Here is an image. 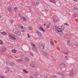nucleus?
Returning a JSON list of instances; mask_svg holds the SVG:
<instances>
[{"instance_id": "nucleus-1", "label": "nucleus", "mask_w": 78, "mask_h": 78, "mask_svg": "<svg viewBox=\"0 0 78 78\" xmlns=\"http://www.w3.org/2000/svg\"><path fill=\"white\" fill-rule=\"evenodd\" d=\"M53 28L57 34L59 35H62L63 34L62 31H64L65 27L63 26H59L58 27L54 26L53 27Z\"/></svg>"}, {"instance_id": "nucleus-2", "label": "nucleus", "mask_w": 78, "mask_h": 78, "mask_svg": "<svg viewBox=\"0 0 78 78\" xmlns=\"http://www.w3.org/2000/svg\"><path fill=\"white\" fill-rule=\"evenodd\" d=\"M12 32L13 33L16 34L17 36H20L21 34V32L16 29V28H14Z\"/></svg>"}, {"instance_id": "nucleus-3", "label": "nucleus", "mask_w": 78, "mask_h": 78, "mask_svg": "<svg viewBox=\"0 0 78 78\" xmlns=\"http://www.w3.org/2000/svg\"><path fill=\"white\" fill-rule=\"evenodd\" d=\"M76 74V70L75 69H73L69 73V76H70L72 75H74Z\"/></svg>"}, {"instance_id": "nucleus-4", "label": "nucleus", "mask_w": 78, "mask_h": 78, "mask_svg": "<svg viewBox=\"0 0 78 78\" xmlns=\"http://www.w3.org/2000/svg\"><path fill=\"white\" fill-rule=\"evenodd\" d=\"M31 45L32 46H33V48H32L33 51H37V47H36V45L33 43H32Z\"/></svg>"}, {"instance_id": "nucleus-5", "label": "nucleus", "mask_w": 78, "mask_h": 78, "mask_svg": "<svg viewBox=\"0 0 78 78\" xmlns=\"http://www.w3.org/2000/svg\"><path fill=\"white\" fill-rule=\"evenodd\" d=\"M36 33H37L38 37H42V34H41V33L40 32H39V30H36Z\"/></svg>"}, {"instance_id": "nucleus-6", "label": "nucleus", "mask_w": 78, "mask_h": 78, "mask_svg": "<svg viewBox=\"0 0 78 78\" xmlns=\"http://www.w3.org/2000/svg\"><path fill=\"white\" fill-rule=\"evenodd\" d=\"M6 64H7L8 65L9 64L10 67H12L14 66V63L12 62H9V61H7L6 62Z\"/></svg>"}, {"instance_id": "nucleus-7", "label": "nucleus", "mask_w": 78, "mask_h": 78, "mask_svg": "<svg viewBox=\"0 0 78 78\" xmlns=\"http://www.w3.org/2000/svg\"><path fill=\"white\" fill-rule=\"evenodd\" d=\"M43 55H44V57L47 58L48 56H49V54L48 53V52L45 51H43Z\"/></svg>"}, {"instance_id": "nucleus-8", "label": "nucleus", "mask_w": 78, "mask_h": 78, "mask_svg": "<svg viewBox=\"0 0 78 78\" xmlns=\"http://www.w3.org/2000/svg\"><path fill=\"white\" fill-rule=\"evenodd\" d=\"M60 68L61 69H64L66 68V66L64 63H62L60 65Z\"/></svg>"}, {"instance_id": "nucleus-9", "label": "nucleus", "mask_w": 78, "mask_h": 78, "mask_svg": "<svg viewBox=\"0 0 78 78\" xmlns=\"http://www.w3.org/2000/svg\"><path fill=\"white\" fill-rule=\"evenodd\" d=\"M21 26H22V25H19V27H20V28H21L22 29V30H21L22 32H23V33H25V28L23 29V27Z\"/></svg>"}, {"instance_id": "nucleus-10", "label": "nucleus", "mask_w": 78, "mask_h": 78, "mask_svg": "<svg viewBox=\"0 0 78 78\" xmlns=\"http://www.w3.org/2000/svg\"><path fill=\"white\" fill-rule=\"evenodd\" d=\"M39 73L38 71H36L34 72L33 73L34 75V76H38V75H39Z\"/></svg>"}, {"instance_id": "nucleus-11", "label": "nucleus", "mask_w": 78, "mask_h": 78, "mask_svg": "<svg viewBox=\"0 0 78 78\" xmlns=\"http://www.w3.org/2000/svg\"><path fill=\"white\" fill-rule=\"evenodd\" d=\"M1 51L2 52H5V51H6V48L5 47H3L2 49H1Z\"/></svg>"}, {"instance_id": "nucleus-12", "label": "nucleus", "mask_w": 78, "mask_h": 78, "mask_svg": "<svg viewBox=\"0 0 78 78\" xmlns=\"http://www.w3.org/2000/svg\"><path fill=\"white\" fill-rule=\"evenodd\" d=\"M15 37L12 36L11 35H10V38H11V39L13 41H16V38Z\"/></svg>"}, {"instance_id": "nucleus-13", "label": "nucleus", "mask_w": 78, "mask_h": 78, "mask_svg": "<svg viewBox=\"0 0 78 78\" xmlns=\"http://www.w3.org/2000/svg\"><path fill=\"white\" fill-rule=\"evenodd\" d=\"M65 37L66 39H70V36L69 35H66L65 36Z\"/></svg>"}, {"instance_id": "nucleus-14", "label": "nucleus", "mask_w": 78, "mask_h": 78, "mask_svg": "<svg viewBox=\"0 0 78 78\" xmlns=\"http://www.w3.org/2000/svg\"><path fill=\"white\" fill-rule=\"evenodd\" d=\"M30 66L32 67V68H35V65H34V63H31L30 65Z\"/></svg>"}, {"instance_id": "nucleus-15", "label": "nucleus", "mask_w": 78, "mask_h": 78, "mask_svg": "<svg viewBox=\"0 0 78 78\" xmlns=\"http://www.w3.org/2000/svg\"><path fill=\"white\" fill-rule=\"evenodd\" d=\"M41 76L42 78H49V77H48L47 76H45L44 75H41Z\"/></svg>"}, {"instance_id": "nucleus-16", "label": "nucleus", "mask_w": 78, "mask_h": 78, "mask_svg": "<svg viewBox=\"0 0 78 78\" xmlns=\"http://www.w3.org/2000/svg\"><path fill=\"white\" fill-rule=\"evenodd\" d=\"M57 74L61 76H64V74L61 73H57Z\"/></svg>"}, {"instance_id": "nucleus-17", "label": "nucleus", "mask_w": 78, "mask_h": 78, "mask_svg": "<svg viewBox=\"0 0 78 78\" xmlns=\"http://www.w3.org/2000/svg\"><path fill=\"white\" fill-rule=\"evenodd\" d=\"M21 19V20H22L26 21L27 20V18L24 16H23V17H22Z\"/></svg>"}, {"instance_id": "nucleus-18", "label": "nucleus", "mask_w": 78, "mask_h": 78, "mask_svg": "<svg viewBox=\"0 0 78 78\" xmlns=\"http://www.w3.org/2000/svg\"><path fill=\"white\" fill-rule=\"evenodd\" d=\"M24 59L25 61H26L27 62H28L29 61H30V59L26 57L24 58Z\"/></svg>"}, {"instance_id": "nucleus-19", "label": "nucleus", "mask_w": 78, "mask_h": 78, "mask_svg": "<svg viewBox=\"0 0 78 78\" xmlns=\"http://www.w3.org/2000/svg\"><path fill=\"white\" fill-rule=\"evenodd\" d=\"M39 3L38 2H34L33 3V4L35 6H36V5H39Z\"/></svg>"}, {"instance_id": "nucleus-20", "label": "nucleus", "mask_w": 78, "mask_h": 78, "mask_svg": "<svg viewBox=\"0 0 78 78\" xmlns=\"http://www.w3.org/2000/svg\"><path fill=\"white\" fill-rule=\"evenodd\" d=\"M53 19L54 22L55 23H56V22H57V20L56 19V18L55 17H53Z\"/></svg>"}, {"instance_id": "nucleus-21", "label": "nucleus", "mask_w": 78, "mask_h": 78, "mask_svg": "<svg viewBox=\"0 0 78 78\" xmlns=\"http://www.w3.org/2000/svg\"><path fill=\"white\" fill-rule=\"evenodd\" d=\"M70 53V51H66V53L65 52H63V53H64V54H65V55H67L69 54Z\"/></svg>"}, {"instance_id": "nucleus-22", "label": "nucleus", "mask_w": 78, "mask_h": 78, "mask_svg": "<svg viewBox=\"0 0 78 78\" xmlns=\"http://www.w3.org/2000/svg\"><path fill=\"white\" fill-rule=\"evenodd\" d=\"M8 35L9 37H10V36H13V37H15V35L13 34L12 33H9L8 34Z\"/></svg>"}, {"instance_id": "nucleus-23", "label": "nucleus", "mask_w": 78, "mask_h": 78, "mask_svg": "<svg viewBox=\"0 0 78 78\" xmlns=\"http://www.w3.org/2000/svg\"><path fill=\"white\" fill-rule=\"evenodd\" d=\"M9 22L11 23H13L14 22V20L13 19H11L9 20Z\"/></svg>"}, {"instance_id": "nucleus-24", "label": "nucleus", "mask_w": 78, "mask_h": 78, "mask_svg": "<svg viewBox=\"0 0 78 78\" xmlns=\"http://www.w3.org/2000/svg\"><path fill=\"white\" fill-rule=\"evenodd\" d=\"M39 29L41 30V31H43L44 32H45V30L41 27H40Z\"/></svg>"}, {"instance_id": "nucleus-25", "label": "nucleus", "mask_w": 78, "mask_h": 78, "mask_svg": "<svg viewBox=\"0 0 78 78\" xmlns=\"http://www.w3.org/2000/svg\"><path fill=\"white\" fill-rule=\"evenodd\" d=\"M16 61L18 62H19L20 63H21L22 62V60L21 59H17L16 60Z\"/></svg>"}, {"instance_id": "nucleus-26", "label": "nucleus", "mask_w": 78, "mask_h": 78, "mask_svg": "<svg viewBox=\"0 0 78 78\" xmlns=\"http://www.w3.org/2000/svg\"><path fill=\"white\" fill-rule=\"evenodd\" d=\"M1 34H2V35H6L7 33L5 31H3L1 33Z\"/></svg>"}, {"instance_id": "nucleus-27", "label": "nucleus", "mask_w": 78, "mask_h": 78, "mask_svg": "<svg viewBox=\"0 0 78 78\" xmlns=\"http://www.w3.org/2000/svg\"><path fill=\"white\" fill-rule=\"evenodd\" d=\"M12 52L13 53H15L17 52V51L16 50L14 49H13L11 50Z\"/></svg>"}, {"instance_id": "nucleus-28", "label": "nucleus", "mask_w": 78, "mask_h": 78, "mask_svg": "<svg viewBox=\"0 0 78 78\" xmlns=\"http://www.w3.org/2000/svg\"><path fill=\"white\" fill-rule=\"evenodd\" d=\"M23 70L24 73H28V71L26 70L25 69H23Z\"/></svg>"}, {"instance_id": "nucleus-29", "label": "nucleus", "mask_w": 78, "mask_h": 78, "mask_svg": "<svg viewBox=\"0 0 78 78\" xmlns=\"http://www.w3.org/2000/svg\"><path fill=\"white\" fill-rule=\"evenodd\" d=\"M72 16L74 18H75V17H76L77 16V15H76L75 13H73L72 14Z\"/></svg>"}, {"instance_id": "nucleus-30", "label": "nucleus", "mask_w": 78, "mask_h": 78, "mask_svg": "<svg viewBox=\"0 0 78 78\" xmlns=\"http://www.w3.org/2000/svg\"><path fill=\"white\" fill-rule=\"evenodd\" d=\"M14 11L15 12H17L18 11L17 8L16 7L14 8Z\"/></svg>"}, {"instance_id": "nucleus-31", "label": "nucleus", "mask_w": 78, "mask_h": 78, "mask_svg": "<svg viewBox=\"0 0 78 78\" xmlns=\"http://www.w3.org/2000/svg\"><path fill=\"white\" fill-rule=\"evenodd\" d=\"M27 29L28 30H30V31H31V30H33V28H32V27H28Z\"/></svg>"}, {"instance_id": "nucleus-32", "label": "nucleus", "mask_w": 78, "mask_h": 78, "mask_svg": "<svg viewBox=\"0 0 78 78\" xmlns=\"http://www.w3.org/2000/svg\"><path fill=\"white\" fill-rule=\"evenodd\" d=\"M67 44L68 45L70 46V41L69 40H68L67 41Z\"/></svg>"}, {"instance_id": "nucleus-33", "label": "nucleus", "mask_w": 78, "mask_h": 78, "mask_svg": "<svg viewBox=\"0 0 78 78\" xmlns=\"http://www.w3.org/2000/svg\"><path fill=\"white\" fill-rule=\"evenodd\" d=\"M5 68L7 70H8V71H9V70H10V68H9V67L6 66Z\"/></svg>"}, {"instance_id": "nucleus-34", "label": "nucleus", "mask_w": 78, "mask_h": 78, "mask_svg": "<svg viewBox=\"0 0 78 78\" xmlns=\"http://www.w3.org/2000/svg\"><path fill=\"white\" fill-rule=\"evenodd\" d=\"M7 9L9 12H11L12 11V9L11 8H7Z\"/></svg>"}, {"instance_id": "nucleus-35", "label": "nucleus", "mask_w": 78, "mask_h": 78, "mask_svg": "<svg viewBox=\"0 0 78 78\" xmlns=\"http://www.w3.org/2000/svg\"><path fill=\"white\" fill-rule=\"evenodd\" d=\"M74 45L76 47H78V42H76V43Z\"/></svg>"}, {"instance_id": "nucleus-36", "label": "nucleus", "mask_w": 78, "mask_h": 78, "mask_svg": "<svg viewBox=\"0 0 78 78\" xmlns=\"http://www.w3.org/2000/svg\"><path fill=\"white\" fill-rule=\"evenodd\" d=\"M49 2H51V3H55V0H50Z\"/></svg>"}, {"instance_id": "nucleus-37", "label": "nucleus", "mask_w": 78, "mask_h": 78, "mask_svg": "<svg viewBox=\"0 0 78 78\" xmlns=\"http://www.w3.org/2000/svg\"><path fill=\"white\" fill-rule=\"evenodd\" d=\"M41 46H42L43 49H44V46L45 45V44H44V45L43 44H41Z\"/></svg>"}, {"instance_id": "nucleus-38", "label": "nucleus", "mask_w": 78, "mask_h": 78, "mask_svg": "<svg viewBox=\"0 0 78 78\" xmlns=\"http://www.w3.org/2000/svg\"><path fill=\"white\" fill-rule=\"evenodd\" d=\"M50 43H51V45H54V43H53V41H50Z\"/></svg>"}, {"instance_id": "nucleus-39", "label": "nucleus", "mask_w": 78, "mask_h": 78, "mask_svg": "<svg viewBox=\"0 0 78 78\" xmlns=\"http://www.w3.org/2000/svg\"><path fill=\"white\" fill-rule=\"evenodd\" d=\"M65 58L66 60H68L69 59V58H68V57L67 56H65Z\"/></svg>"}, {"instance_id": "nucleus-40", "label": "nucleus", "mask_w": 78, "mask_h": 78, "mask_svg": "<svg viewBox=\"0 0 78 78\" xmlns=\"http://www.w3.org/2000/svg\"><path fill=\"white\" fill-rule=\"evenodd\" d=\"M52 76V78H57L56 76L55 75H53Z\"/></svg>"}, {"instance_id": "nucleus-41", "label": "nucleus", "mask_w": 78, "mask_h": 78, "mask_svg": "<svg viewBox=\"0 0 78 78\" xmlns=\"http://www.w3.org/2000/svg\"><path fill=\"white\" fill-rule=\"evenodd\" d=\"M19 17H20L21 19L23 17V16H22V15H21V14H19Z\"/></svg>"}, {"instance_id": "nucleus-42", "label": "nucleus", "mask_w": 78, "mask_h": 78, "mask_svg": "<svg viewBox=\"0 0 78 78\" xmlns=\"http://www.w3.org/2000/svg\"><path fill=\"white\" fill-rule=\"evenodd\" d=\"M30 55V56H33L34 55H33V53H30L29 54Z\"/></svg>"}, {"instance_id": "nucleus-43", "label": "nucleus", "mask_w": 78, "mask_h": 78, "mask_svg": "<svg viewBox=\"0 0 78 78\" xmlns=\"http://www.w3.org/2000/svg\"><path fill=\"white\" fill-rule=\"evenodd\" d=\"M46 27L47 28H50V26H48V25H47L46 26Z\"/></svg>"}, {"instance_id": "nucleus-44", "label": "nucleus", "mask_w": 78, "mask_h": 78, "mask_svg": "<svg viewBox=\"0 0 78 78\" xmlns=\"http://www.w3.org/2000/svg\"><path fill=\"white\" fill-rule=\"evenodd\" d=\"M0 78H5L4 76L1 75L0 76Z\"/></svg>"}, {"instance_id": "nucleus-45", "label": "nucleus", "mask_w": 78, "mask_h": 78, "mask_svg": "<svg viewBox=\"0 0 78 78\" xmlns=\"http://www.w3.org/2000/svg\"><path fill=\"white\" fill-rule=\"evenodd\" d=\"M45 12H48V9H46L45 10Z\"/></svg>"}, {"instance_id": "nucleus-46", "label": "nucleus", "mask_w": 78, "mask_h": 78, "mask_svg": "<svg viewBox=\"0 0 78 78\" xmlns=\"http://www.w3.org/2000/svg\"><path fill=\"white\" fill-rule=\"evenodd\" d=\"M3 44V41L2 40H0V44Z\"/></svg>"}, {"instance_id": "nucleus-47", "label": "nucleus", "mask_w": 78, "mask_h": 78, "mask_svg": "<svg viewBox=\"0 0 78 78\" xmlns=\"http://www.w3.org/2000/svg\"><path fill=\"white\" fill-rule=\"evenodd\" d=\"M28 8L29 9H31V6H28Z\"/></svg>"}, {"instance_id": "nucleus-48", "label": "nucleus", "mask_w": 78, "mask_h": 78, "mask_svg": "<svg viewBox=\"0 0 78 78\" xmlns=\"http://www.w3.org/2000/svg\"><path fill=\"white\" fill-rule=\"evenodd\" d=\"M21 57H24V55L23 54H21Z\"/></svg>"}, {"instance_id": "nucleus-49", "label": "nucleus", "mask_w": 78, "mask_h": 78, "mask_svg": "<svg viewBox=\"0 0 78 78\" xmlns=\"http://www.w3.org/2000/svg\"><path fill=\"white\" fill-rule=\"evenodd\" d=\"M27 35H28V37H29V38L30 37V36H29V34H28Z\"/></svg>"}, {"instance_id": "nucleus-50", "label": "nucleus", "mask_w": 78, "mask_h": 78, "mask_svg": "<svg viewBox=\"0 0 78 78\" xmlns=\"http://www.w3.org/2000/svg\"><path fill=\"white\" fill-rule=\"evenodd\" d=\"M74 2H78V0H73Z\"/></svg>"}, {"instance_id": "nucleus-51", "label": "nucleus", "mask_w": 78, "mask_h": 78, "mask_svg": "<svg viewBox=\"0 0 78 78\" xmlns=\"http://www.w3.org/2000/svg\"><path fill=\"white\" fill-rule=\"evenodd\" d=\"M74 9H75V10H77V8H74Z\"/></svg>"}, {"instance_id": "nucleus-52", "label": "nucleus", "mask_w": 78, "mask_h": 78, "mask_svg": "<svg viewBox=\"0 0 78 78\" xmlns=\"http://www.w3.org/2000/svg\"><path fill=\"white\" fill-rule=\"evenodd\" d=\"M64 25H69V24H67L66 23H65L64 24Z\"/></svg>"}, {"instance_id": "nucleus-53", "label": "nucleus", "mask_w": 78, "mask_h": 78, "mask_svg": "<svg viewBox=\"0 0 78 78\" xmlns=\"http://www.w3.org/2000/svg\"><path fill=\"white\" fill-rule=\"evenodd\" d=\"M5 73L7 74L8 73H7V71H5Z\"/></svg>"}, {"instance_id": "nucleus-54", "label": "nucleus", "mask_w": 78, "mask_h": 78, "mask_svg": "<svg viewBox=\"0 0 78 78\" xmlns=\"http://www.w3.org/2000/svg\"><path fill=\"white\" fill-rule=\"evenodd\" d=\"M2 18V16H1V15H0V18Z\"/></svg>"}, {"instance_id": "nucleus-55", "label": "nucleus", "mask_w": 78, "mask_h": 78, "mask_svg": "<svg viewBox=\"0 0 78 78\" xmlns=\"http://www.w3.org/2000/svg\"><path fill=\"white\" fill-rule=\"evenodd\" d=\"M30 78H34V77H32V76H30Z\"/></svg>"}, {"instance_id": "nucleus-56", "label": "nucleus", "mask_w": 78, "mask_h": 78, "mask_svg": "<svg viewBox=\"0 0 78 78\" xmlns=\"http://www.w3.org/2000/svg\"><path fill=\"white\" fill-rule=\"evenodd\" d=\"M67 0H64V1H67Z\"/></svg>"}, {"instance_id": "nucleus-57", "label": "nucleus", "mask_w": 78, "mask_h": 78, "mask_svg": "<svg viewBox=\"0 0 78 78\" xmlns=\"http://www.w3.org/2000/svg\"><path fill=\"white\" fill-rule=\"evenodd\" d=\"M44 26H45V24H44Z\"/></svg>"}]
</instances>
